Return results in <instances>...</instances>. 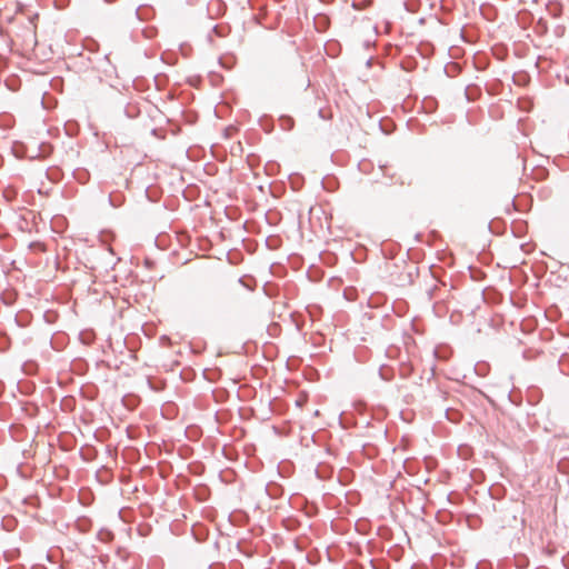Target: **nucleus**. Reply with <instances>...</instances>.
I'll use <instances>...</instances> for the list:
<instances>
[{
  "label": "nucleus",
  "instance_id": "1",
  "mask_svg": "<svg viewBox=\"0 0 569 569\" xmlns=\"http://www.w3.org/2000/svg\"><path fill=\"white\" fill-rule=\"evenodd\" d=\"M97 538L99 541H101L103 543H108L113 540L114 535H113V532H111L108 529H100L97 533Z\"/></svg>",
  "mask_w": 569,
  "mask_h": 569
},
{
  "label": "nucleus",
  "instance_id": "2",
  "mask_svg": "<svg viewBox=\"0 0 569 569\" xmlns=\"http://www.w3.org/2000/svg\"><path fill=\"white\" fill-rule=\"evenodd\" d=\"M280 121H281V127L283 130H291L293 128V119L291 117H288V116H283L280 118Z\"/></svg>",
  "mask_w": 569,
  "mask_h": 569
},
{
  "label": "nucleus",
  "instance_id": "3",
  "mask_svg": "<svg viewBox=\"0 0 569 569\" xmlns=\"http://www.w3.org/2000/svg\"><path fill=\"white\" fill-rule=\"evenodd\" d=\"M212 30L219 37H223L224 36V33L220 30L219 26H214Z\"/></svg>",
  "mask_w": 569,
  "mask_h": 569
},
{
  "label": "nucleus",
  "instance_id": "4",
  "mask_svg": "<svg viewBox=\"0 0 569 569\" xmlns=\"http://www.w3.org/2000/svg\"><path fill=\"white\" fill-rule=\"evenodd\" d=\"M239 282H240L241 284H243L246 288H249L247 284H244V282H243V278H239Z\"/></svg>",
  "mask_w": 569,
  "mask_h": 569
},
{
  "label": "nucleus",
  "instance_id": "5",
  "mask_svg": "<svg viewBox=\"0 0 569 569\" xmlns=\"http://www.w3.org/2000/svg\"><path fill=\"white\" fill-rule=\"evenodd\" d=\"M208 569H211V566H209Z\"/></svg>",
  "mask_w": 569,
  "mask_h": 569
}]
</instances>
